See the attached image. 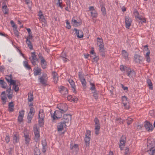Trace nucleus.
<instances>
[{"instance_id": "nucleus-26", "label": "nucleus", "mask_w": 155, "mask_h": 155, "mask_svg": "<svg viewBox=\"0 0 155 155\" xmlns=\"http://www.w3.org/2000/svg\"><path fill=\"white\" fill-rule=\"evenodd\" d=\"M68 81L71 85V88L73 89V92H76L75 86L74 82L73 80L71 79L69 80Z\"/></svg>"}, {"instance_id": "nucleus-24", "label": "nucleus", "mask_w": 155, "mask_h": 155, "mask_svg": "<svg viewBox=\"0 0 155 155\" xmlns=\"http://www.w3.org/2000/svg\"><path fill=\"white\" fill-rule=\"evenodd\" d=\"M42 145L43 147L42 149V152L44 153H45L46 150V146H47V142L45 140H42Z\"/></svg>"}, {"instance_id": "nucleus-50", "label": "nucleus", "mask_w": 155, "mask_h": 155, "mask_svg": "<svg viewBox=\"0 0 155 155\" xmlns=\"http://www.w3.org/2000/svg\"><path fill=\"white\" fill-rule=\"evenodd\" d=\"M24 110H21V111H20L19 112L18 116L23 117L24 115Z\"/></svg>"}, {"instance_id": "nucleus-35", "label": "nucleus", "mask_w": 155, "mask_h": 155, "mask_svg": "<svg viewBox=\"0 0 155 155\" xmlns=\"http://www.w3.org/2000/svg\"><path fill=\"white\" fill-rule=\"evenodd\" d=\"M13 85V88L15 90V91L17 92L19 91V87H18V84H16V81H15V84H12Z\"/></svg>"}, {"instance_id": "nucleus-46", "label": "nucleus", "mask_w": 155, "mask_h": 155, "mask_svg": "<svg viewBox=\"0 0 155 155\" xmlns=\"http://www.w3.org/2000/svg\"><path fill=\"white\" fill-rule=\"evenodd\" d=\"M92 92L93 94L94 97L97 100L98 98V94L97 91L96 90Z\"/></svg>"}, {"instance_id": "nucleus-64", "label": "nucleus", "mask_w": 155, "mask_h": 155, "mask_svg": "<svg viewBox=\"0 0 155 155\" xmlns=\"http://www.w3.org/2000/svg\"><path fill=\"white\" fill-rule=\"evenodd\" d=\"M67 99L69 101H72V100H74V97L70 95L67 97Z\"/></svg>"}, {"instance_id": "nucleus-59", "label": "nucleus", "mask_w": 155, "mask_h": 155, "mask_svg": "<svg viewBox=\"0 0 155 155\" xmlns=\"http://www.w3.org/2000/svg\"><path fill=\"white\" fill-rule=\"evenodd\" d=\"M125 155H129V149L128 148H126L125 150Z\"/></svg>"}, {"instance_id": "nucleus-42", "label": "nucleus", "mask_w": 155, "mask_h": 155, "mask_svg": "<svg viewBox=\"0 0 155 155\" xmlns=\"http://www.w3.org/2000/svg\"><path fill=\"white\" fill-rule=\"evenodd\" d=\"M136 18H138L140 21V22L142 23H145L146 22V20L145 18H142L139 16H136Z\"/></svg>"}, {"instance_id": "nucleus-45", "label": "nucleus", "mask_w": 155, "mask_h": 155, "mask_svg": "<svg viewBox=\"0 0 155 155\" xmlns=\"http://www.w3.org/2000/svg\"><path fill=\"white\" fill-rule=\"evenodd\" d=\"M0 84L2 85V88H6V83L3 80H0Z\"/></svg>"}, {"instance_id": "nucleus-49", "label": "nucleus", "mask_w": 155, "mask_h": 155, "mask_svg": "<svg viewBox=\"0 0 155 155\" xmlns=\"http://www.w3.org/2000/svg\"><path fill=\"white\" fill-rule=\"evenodd\" d=\"M98 46L99 47V51H105L104 44L99 45Z\"/></svg>"}, {"instance_id": "nucleus-3", "label": "nucleus", "mask_w": 155, "mask_h": 155, "mask_svg": "<svg viewBox=\"0 0 155 155\" xmlns=\"http://www.w3.org/2000/svg\"><path fill=\"white\" fill-rule=\"evenodd\" d=\"M155 149V142L153 139H148L147 141V151Z\"/></svg>"}, {"instance_id": "nucleus-15", "label": "nucleus", "mask_w": 155, "mask_h": 155, "mask_svg": "<svg viewBox=\"0 0 155 155\" xmlns=\"http://www.w3.org/2000/svg\"><path fill=\"white\" fill-rule=\"evenodd\" d=\"M71 114H65L63 116V119L64 120L63 122L65 123H68L71 120Z\"/></svg>"}, {"instance_id": "nucleus-27", "label": "nucleus", "mask_w": 155, "mask_h": 155, "mask_svg": "<svg viewBox=\"0 0 155 155\" xmlns=\"http://www.w3.org/2000/svg\"><path fill=\"white\" fill-rule=\"evenodd\" d=\"M124 121V120L120 117H116L115 119V123L118 124H122Z\"/></svg>"}, {"instance_id": "nucleus-38", "label": "nucleus", "mask_w": 155, "mask_h": 155, "mask_svg": "<svg viewBox=\"0 0 155 155\" xmlns=\"http://www.w3.org/2000/svg\"><path fill=\"white\" fill-rule=\"evenodd\" d=\"M90 84L91 86L90 90L92 91L96 90L95 86L94 83L90 82Z\"/></svg>"}, {"instance_id": "nucleus-7", "label": "nucleus", "mask_w": 155, "mask_h": 155, "mask_svg": "<svg viewBox=\"0 0 155 155\" xmlns=\"http://www.w3.org/2000/svg\"><path fill=\"white\" fill-rule=\"evenodd\" d=\"M31 55L29 59L32 63V64L35 66L37 64L36 62L38 61V59L37 58V56L35 54V52L31 53Z\"/></svg>"}, {"instance_id": "nucleus-31", "label": "nucleus", "mask_w": 155, "mask_h": 155, "mask_svg": "<svg viewBox=\"0 0 155 155\" xmlns=\"http://www.w3.org/2000/svg\"><path fill=\"white\" fill-rule=\"evenodd\" d=\"M150 54V52L149 50L146 53V55H145V57L146 58V60L148 63H150V58L149 56Z\"/></svg>"}, {"instance_id": "nucleus-8", "label": "nucleus", "mask_w": 155, "mask_h": 155, "mask_svg": "<svg viewBox=\"0 0 155 155\" xmlns=\"http://www.w3.org/2000/svg\"><path fill=\"white\" fill-rule=\"evenodd\" d=\"M57 108L64 113L68 110V106L66 104H58Z\"/></svg>"}, {"instance_id": "nucleus-29", "label": "nucleus", "mask_w": 155, "mask_h": 155, "mask_svg": "<svg viewBox=\"0 0 155 155\" xmlns=\"http://www.w3.org/2000/svg\"><path fill=\"white\" fill-rule=\"evenodd\" d=\"M2 11L4 14H8V9L6 5H4L2 7Z\"/></svg>"}, {"instance_id": "nucleus-52", "label": "nucleus", "mask_w": 155, "mask_h": 155, "mask_svg": "<svg viewBox=\"0 0 155 155\" xmlns=\"http://www.w3.org/2000/svg\"><path fill=\"white\" fill-rule=\"evenodd\" d=\"M128 67H127L126 66H124L123 65H121L120 66V70L123 71H126V70L127 68H128Z\"/></svg>"}, {"instance_id": "nucleus-37", "label": "nucleus", "mask_w": 155, "mask_h": 155, "mask_svg": "<svg viewBox=\"0 0 155 155\" xmlns=\"http://www.w3.org/2000/svg\"><path fill=\"white\" fill-rule=\"evenodd\" d=\"M33 100V96L32 93L29 92L28 93V100L30 101H31Z\"/></svg>"}, {"instance_id": "nucleus-4", "label": "nucleus", "mask_w": 155, "mask_h": 155, "mask_svg": "<svg viewBox=\"0 0 155 155\" xmlns=\"http://www.w3.org/2000/svg\"><path fill=\"white\" fill-rule=\"evenodd\" d=\"M91 131L89 130H87L85 133L84 138V142L85 145L86 147L88 146L89 145L90 140V137L91 136Z\"/></svg>"}, {"instance_id": "nucleus-43", "label": "nucleus", "mask_w": 155, "mask_h": 155, "mask_svg": "<svg viewBox=\"0 0 155 155\" xmlns=\"http://www.w3.org/2000/svg\"><path fill=\"white\" fill-rule=\"evenodd\" d=\"M38 123L40 126H42L44 124V118H38Z\"/></svg>"}, {"instance_id": "nucleus-47", "label": "nucleus", "mask_w": 155, "mask_h": 155, "mask_svg": "<svg viewBox=\"0 0 155 155\" xmlns=\"http://www.w3.org/2000/svg\"><path fill=\"white\" fill-rule=\"evenodd\" d=\"M97 45H99L104 44L103 42V40L101 38H100L98 37L97 38Z\"/></svg>"}, {"instance_id": "nucleus-36", "label": "nucleus", "mask_w": 155, "mask_h": 155, "mask_svg": "<svg viewBox=\"0 0 155 155\" xmlns=\"http://www.w3.org/2000/svg\"><path fill=\"white\" fill-rule=\"evenodd\" d=\"M23 65L28 70L31 69V67L28 64V62L27 61H25L23 62Z\"/></svg>"}, {"instance_id": "nucleus-22", "label": "nucleus", "mask_w": 155, "mask_h": 155, "mask_svg": "<svg viewBox=\"0 0 155 155\" xmlns=\"http://www.w3.org/2000/svg\"><path fill=\"white\" fill-rule=\"evenodd\" d=\"M19 135L18 133L15 132L14 133L13 137V141L14 143H17L19 141Z\"/></svg>"}, {"instance_id": "nucleus-51", "label": "nucleus", "mask_w": 155, "mask_h": 155, "mask_svg": "<svg viewBox=\"0 0 155 155\" xmlns=\"http://www.w3.org/2000/svg\"><path fill=\"white\" fill-rule=\"evenodd\" d=\"M150 155H155V148L148 151Z\"/></svg>"}, {"instance_id": "nucleus-2", "label": "nucleus", "mask_w": 155, "mask_h": 155, "mask_svg": "<svg viewBox=\"0 0 155 155\" xmlns=\"http://www.w3.org/2000/svg\"><path fill=\"white\" fill-rule=\"evenodd\" d=\"M35 135L34 140L35 141L38 142L40 139L39 128L36 125H35L33 128Z\"/></svg>"}, {"instance_id": "nucleus-41", "label": "nucleus", "mask_w": 155, "mask_h": 155, "mask_svg": "<svg viewBox=\"0 0 155 155\" xmlns=\"http://www.w3.org/2000/svg\"><path fill=\"white\" fill-rule=\"evenodd\" d=\"M147 82L148 85L149 87V88L150 89H153L152 83L150 79H148L147 80Z\"/></svg>"}, {"instance_id": "nucleus-6", "label": "nucleus", "mask_w": 155, "mask_h": 155, "mask_svg": "<svg viewBox=\"0 0 155 155\" xmlns=\"http://www.w3.org/2000/svg\"><path fill=\"white\" fill-rule=\"evenodd\" d=\"M63 113L61 110H56L53 114L51 113V117L53 118V120H54L56 118L58 119L61 118Z\"/></svg>"}, {"instance_id": "nucleus-10", "label": "nucleus", "mask_w": 155, "mask_h": 155, "mask_svg": "<svg viewBox=\"0 0 155 155\" xmlns=\"http://www.w3.org/2000/svg\"><path fill=\"white\" fill-rule=\"evenodd\" d=\"M126 140V137L125 135H122L121 137L119 147L120 150H122L124 148Z\"/></svg>"}, {"instance_id": "nucleus-58", "label": "nucleus", "mask_w": 155, "mask_h": 155, "mask_svg": "<svg viewBox=\"0 0 155 155\" xmlns=\"http://www.w3.org/2000/svg\"><path fill=\"white\" fill-rule=\"evenodd\" d=\"M66 22L67 24V28L68 29H70L71 28V27L69 23L68 22V20H66Z\"/></svg>"}, {"instance_id": "nucleus-63", "label": "nucleus", "mask_w": 155, "mask_h": 155, "mask_svg": "<svg viewBox=\"0 0 155 155\" xmlns=\"http://www.w3.org/2000/svg\"><path fill=\"white\" fill-rule=\"evenodd\" d=\"M36 151L35 150L34 154L35 155H40V152L39 150L38 149H36Z\"/></svg>"}, {"instance_id": "nucleus-21", "label": "nucleus", "mask_w": 155, "mask_h": 155, "mask_svg": "<svg viewBox=\"0 0 155 155\" xmlns=\"http://www.w3.org/2000/svg\"><path fill=\"white\" fill-rule=\"evenodd\" d=\"M121 54L123 58L126 60H128L129 59L128 53L126 50H123L122 51Z\"/></svg>"}, {"instance_id": "nucleus-44", "label": "nucleus", "mask_w": 155, "mask_h": 155, "mask_svg": "<svg viewBox=\"0 0 155 155\" xmlns=\"http://www.w3.org/2000/svg\"><path fill=\"white\" fill-rule=\"evenodd\" d=\"M24 137L29 136V131L27 129H25L24 131Z\"/></svg>"}, {"instance_id": "nucleus-48", "label": "nucleus", "mask_w": 155, "mask_h": 155, "mask_svg": "<svg viewBox=\"0 0 155 155\" xmlns=\"http://www.w3.org/2000/svg\"><path fill=\"white\" fill-rule=\"evenodd\" d=\"M82 86L84 87H86V82L85 79L80 80Z\"/></svg>"}, {"instance_id": "nucleus-34", "label": "nucleus", "mask_w": 155, "mask_h": 155, "mask_svg": "<svg viewBox=\"0 0 155 155\" xmlns=\"http://www.w3.org/2000/svg\"><path fill=\"white\" fill-rule=\"evenodd\" d=\"M24 137L25 143L27 145H28L31 140L30 136H26L25 137Z\"/></svg>"}, {"instance_id": "nucleus-20", "label": "nucleus", "mask_w": 155, "mask_h": 155, "mask_svg": "<svg viewBox=\"0 0 155 155\" xmlns=\"http://www.w3.org/2000/svg\"><path fill=\"white\" fill-rule=\"evenodd\" d=\"M74 30L75 31V33L78 37L80 38L83 37V33L81 30H78L75 28L74 29Z\"/></svg>"}, {"instance_id": "nucleus-1", "label": "nucleus", "mask_w": 155, "mask_h": 155, "mask_svg": "<svg viewBox=\"0 0 155 155\" xmlns=\"http://www.w3.org/2000/svg\"><path fill=\"white\" fill-rule=\"evenodd\" d=\"M38 80L40 82L42 85L45 86L47 85L48 77L45 73H43L42 75L39 77Z\"/></svg>"}, {"instance_id": "nucleus-5", "label": "nucleus", "mask_w": 155, "mask_h": 155, "mask_svg": "<svg viewBox=\"0 0 155 155\" xmlns=\"http://www.w3.org/2000/svg\"><path fill=\"white\" fill-rule=\"evenodd\" d=\"M94 123H95V134L97 135L99 134V131L100 128V125L99 120L97 117L94 118Z\"/></svg>"}, {"instance_id": "nucleus-39", "label": "nucleus", "mask_w": 155, "mask_h": 155, "mask_svg": "<svg viewBox=\"0 0 155 155\" xmlns=\"http://www.w3.org/2000/svg\"><path fill=\"white\" fill-rule=\"evenodd\" d=\"M38 116V118H44L45 115L42 110H40Z\"/></svg>"}, {"instance_id": "nucleus-14", "label": "nucleus", "mask_w": 155, "mask_h": 155, "mask_svg": "<svg viewBox=\"0 0 155 155\" xmlns=\"http://www.w3.org/2000/svg\"><path fill=\"white\" fill-rule=\"evenodd\" d=\"M134 61L137 63H141L143 61V58L140 55L135 54L134 56Z\"/></svg>"}, {"instance_id": "nucleus-17", "label": "nucleus", "mask_w": 155, "mask_h": 155, "mask_svg": "<svg viewBox=\"0 0 155 155\" xmlns=\"http://www.w3.org/2000/svg\"><path fill=\"white\" fill-rule=\"evenodd\" d=\"M127 75L129 77H132L135 75V72L134 71L131 70L130 68H127L126 70Z\"/></svg>"}, {"instance_id": "nucleus-9", "label": "nucleus", "mask_w": 155, "mask_h": 155, "mask_svg": "<svg viewBox=\"0 0 155 155\" xmlns=\"http://www.w3.org/2000/svg\"><path fill=\"white\" fill-rule=\"evenodd\" d=\"M38 56L41 60V64L42 68L43 69L46 68L47 66V62L42 56V54L40 53L38 54Z\"/></svg>"}, {"instance_id": "nucleus-12", "label": "nucleus", "mask_w": 155, "mask_h": 155, "mask_svg": "<svg viewBox=\"0 0 155 155\" xmlns=\"http://www.w3.org/2000/svg\"><path fill=\"white\" fill-rule=\"evenodd\" d=\"M144 126L146 130L149 132L152 131L153 129V125L149 122L148 121H145Z\"/></svg>"}, {"instance_id": "nucleus-61", "label": "nucleus", "mask_w": 155, "mask_h": 155, "mask_svg": "<svg viewBox=\"0 0 155 155\" xmlns=\"http://www.w3.org/2000/svg\"><path fill=\"white\" fill-rule=\"evenodd\" d=\"M1 99L4 102V104H5L6 100H7V98L5 96H4L1 97Z\"/></svg>"}, {"instance_id": "nucleus-33", "label": "nucleus", "mask_w": 155, "mask_h": 155, "mask_svg": "<svg viewBox=\"0 0 155 155\" xmlns=\"http://www.w3.org/2000/svg\"><path fill=\"white\" fill-rule=\"evenodd\" d=\"M14 107V105L12 102H10L9 103L8 108L9 111L10 112H12L13 110V107Z\"/></svg>"}, {"instance_id": "nucleus-32", "label": "nucleus", "mask_w": 155, "mask_h": 155, "mask_svg": "<svg viewBox=\"0 0 155 155\" xmlns=\"http://www.w3.org/2000/svg\"><path fill=\"white\" fill-rule=\"evenodd\" d=\"M72 24L75 27L78 26L80 25V23L74 19H72L71 21Z\"/></svg>"}, {"instance_id": "nucleus-54", "label": "nucleus", "mask_w": 155, "mask_h": 155, "mask_svg": "<svg viewBox=\"0 0 155 155\" xmlns=\"http://www.w3.org/2000/svg\"><path fill=\"white\" fill-rule=\"evenodd\" d=\"M126 120H127V123L128 125L130 124L133 121L132 119L130 117H128Z\"/></svg>"}, {"instance_id": "nucleus-18", "label": "nucleus", "mask_w": 155, "mask_h": 155, "mask_svg": "<svg viewBox=\"0 0 155 155\" xmlns=\"http://www.w3.org/2000/svg\"><path fill=\"white\" fill-rule=\"evenodd\" d=\"M59 91L62 94L64 95L67 94L68 89L65 87L61 86L59 87Z\"/></svg>"}, {"instance_id": "nucleus-16", "label": "nucleus", "mask_w": 155, "mask_h": 155, "mask_svg": "<svg viewBox=\"0 0 155 155\" xmlns=\"http://www.w3.org/2000/svg\"><path fill=\"white\" fill-rule=\"evenodd\" d=\"M89 10L91 12V15L93 18H96L97 17V14L93 6H90L89 7Z\"/></svg>"}, {"instance_id": "nucleus-57", "label": "nucleus", "mask_w": 155, "mask_h": 155, "mask_svg": "<svg viewBox=\"0 0 155 155\" xmlns=\"http://www.w3.org/2000/svg\"><path fill=\"white\" fill-rule=\"evenodd\" d=\"M78 145L77 144H74V145L71 146L70 147V149L71 150H72L74 149H78Z\"/></svg>"}, {"instance_id": "nucleus-25", "label": "nucleus", "mask_w": 155, "mask_h": 155, "mask_svg": "<svg viewBox=\"0 0 155 155\" xmlns=\"http://www.w3.org/2000/svg\"><path fill=\"white\" fill-rule=\"evenodd\" d=\"M100 6L101 7V11L104 15H105L106 14V9L104 7V5L103 3H100Z\"/></svg>"}, {"instance_id": "nucleus-55", "label": "nucleus", "mask_w": 155, "mask_h": 155, "mask_svg": "<svg viewBox=\"0 0 155 155\" xmlns=\"http://www.w3.org/2000/svg\"><path fill=\"white\" fill-rule=\"evenodd\" d=\"M14 31L15 36L18 37L19 35V33L18 31L17 30V27H15V29H14Z\"/></svg>"}, {"instance_id": "nucleus-30", "label": "nucleus", "mask_w": 155, "mask_h": 155, "mask_svg": "<svg viewBox=\"0 0 155 155\" xmlns=\"http://www.w3.org/2000/svg\"><path fill=\"white\" fill-rule=\"evenodd\" d=\"M55 3L58 7H60L61 8H63L61 5L62 4V0H55Z\"/></svg>"}, {"instance_id": "nucleus-19", "label": "nucleus", "mask_w": 155, "mask_h": 155, "mask_svg": "<svg viewBox=\"0 0 155 155\" xmlns=\"http://www.w3.org/2000/svg\"><path fill=\"white\" fill-rule=\"evenodd\" d=\"M66 124L63 122H61L58 123L57 126L58 130V131H62L63 128L66 127Z\"/></svg>"}, {"instance_id": "nucleus-40", "label": "nucleus", "mask_w": 155, "mask_h": 155, "mask_svg": "<svg viewBox=\"0 0 155 155\" xmlns=\"http://www.w3.org/2000/svg\"><path fill=\"white\" fill-rule=\"evenodd\" d=\"M34 115L28 113L27 117L28 120V123H30L31 122V120L33 117Z\"/></svg>"}, {"instance_id": "nucleus-53", "label": "nucleus", "mask_w": 155, "mask_h": 155, "mask_svg": "<svg viewBox=\"0 0 155 155\" xmlns=\"http://www.w3.org/2000/svg\"><path fill=\"white\" fill-rule=\"evenodd\" d=\"M35 112V109H34V108H33V107H31L30 108V111L28 113L34 115Z\"/></svg>"}, {"instance_id": "nucleus-11", "label": "nucleus", "mask_w": 155, "mask_h": 155, "mask_svg": "<svg viewBox=\"0 0 155 155\" xmlns=\"http://www.w3.org/2000/svg\"><path fill=\"white\" fill-rule=\"evenodd\" d=\"M125 19L126 28L129 29L131 24V19L129 16H125Z\"/></svg>"}, {"instance_id": "nucleus-62", "label": "nucleus", "mask_w": 155, "mask_h": 155, "mask_svg": "<svg viewBox=\"0 0 155 155\" xmlns=\"http://www.w3.org/2000/svg\"><path fill=\"white\" fill-rule=\"evenodd\" d=\"M122 100L123 103L125 101H128L127 98L125 96L122 97Z\"/></svg>"}, {"instance_id": "nucleus-13", "label": "nucleus", "mask_w": 155, "mask_h": 155, "mask_svg": "<svg viewBox=\"0 0 155 155\" xmlns=\"http://www.w3.org/2000/svg\"><path fill=\"white\" fill-rule=\"evenodd\" d=\"M5 79L8 83H10V85L15 84V80L12 79V74L7 75Z\"/></svg>"}, {"instance_id": "nucleus-28", "label": "nucleus", "mask_w": 155, "mask_h": 155, "mask_svg": "<svg viewBox=\"0 0 155 155\" xmlns=\"http://www.w3.org/2000/svg\"><path fill=\"white\" fill-rule=\"evenodd\" d=\"M26 42L28 45V47L29 48L30 50L33 49V46L30 40H28V39H26Z\"/></svg>"}, {"instance_id": "nucleus-60", "label": "nucleus", "mask_w": 155, "mask_h": 155, "mask_svg": "<svg viewBox=\"0 0 155 155\" xmlns=\"http://www.w3.org/2000/svg\"><path fill=\"white\" fill-rule=\"evenodd\" d=\"M23 117L18 116V123H21L22 121Z\"/></svg>"}, {"instance_id": "nucleus-23", "label": "nucleus", "mask_w": 155, "mask_h": 155, "mask_svg": "<svg viewBox=\"0 0 155 155\" xmlns=\"http://www.w3.org/2000/svg\"><path fill=\"white\" fill-rule=\"evenodd\" d=\"M34 74L35 76L40 75L41 74V69L37 67L34 69Z\"/></svg>"}, {"instance_id": "nucleus-56", "label": "nucleus", "mask_w": 155, "mask_h": 155, "mask_svg": "<svg viewBox=\"0 0 155 155\" xmlns=\"http://www.w3.org/2000/svg\"><path fill=\"white\" fill-rule=\"evenodd\" d=\"M79 77L80 80L84 79V76L82 74V73L81 72H79L78 73Z\"/></svg>"}]
</instances>
